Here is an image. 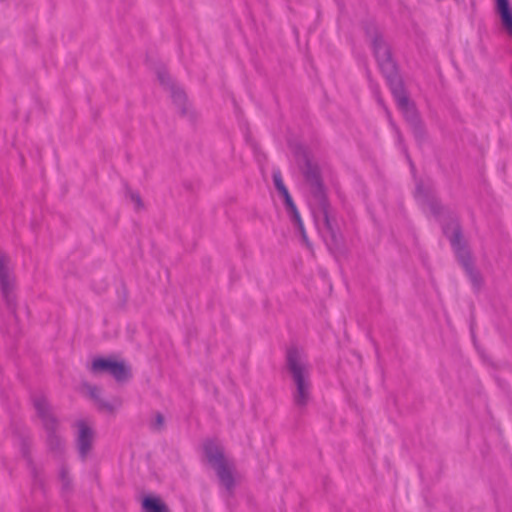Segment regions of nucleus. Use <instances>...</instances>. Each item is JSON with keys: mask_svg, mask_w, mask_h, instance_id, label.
<instances>
[{"mask_svg": "<svg viewBox=\"0 0 512 512\" xmlns=\"http://www.w3.org/2000/svg\"><path fill=\"white\" fill-rule=\"evenodd\" d=\"M367 33L371 37L372 48L379 68L387 79L399 110L410 124L416 125L418 122L416 109L406 95L403 82L397 73L396 65L392 60L389 47L376 29L373 30V33L368 29Z\"/></svg>", "mask_w": 512, "mask_h": 512, "instance_id": "obj_1", "label": "nucleus"}, {"mask_svg": "<svg viewBox=\"0 0 512 512\" xmlns=\"http://www.w3.org/2000/svg\"><path fill=\"white\" fill-rule=\"evenodd\" d=\"M203 454L207 464L215 471L221 487L231 495L238 480L233 459L225 454L224 447L216 440L209 439L203 443Z\"/></svg>", "mask_w": 512, "mask_h": 512, "instance_id": "obj_2", "label": "nucleus"}, {"mask_svg": "<svg viewBox=\"0 0 512 512\" xmlns=\"http://www.w3.org/2000/svg\"><path fill=\"white\" fill-rule=\"evenodd\" d=\"M287 369L292 377L295 389L293 401L299 408H304L310 401V368L305 354L297 348H290L286 355Z\"/></svg>", "mask_w": 512, "mask_h": 512, "instance_id": "obj_3", "label": "nucleus"}, {"mask_svg": "<svg viewBox=\"0 0 512 512\" xmlns=\"http://www.w3.org/2000/svg\"><path fill=\"white\" fill-rule=\"evenodd\" d=\"M33 404L47 434V444L52 451H61L63 440L58 434V421L51 412L50 406L43 395L33 397Z\"/></svg>", "mask_w": 512, "mask_h": 512, "instance_id": "obj_4", "label": "nucleus"}, {"mask_svg": "<svg viewBox=\"0 0 512 512\" xmlns=\"http://www.w3.org/2000/svg\"><path fill=\"white\" fill-rule=\"evenodd\" d=\"M444 234L449 238L455 254L465 269L470 280L475 286L479 285V275L473 269L470 253L468 249L461 243V231L457 222H451L443 227Z\"/></svg>", "mask_w": 512, "mask_h": 512, "instance_id": "obj_5", "label": "nucleus"}, {"mask_svg": "<svg viewBox=\"0 0 512 512\" xmlns=\"http://www.w3.org/2000/svg\"><path fill=\"white\" fill-rule=\"evenodd\" d=\"M91 372L94 374L107 373L117 382H124L131 376L130 368L124 362L111 358H95L91 364Z\"/></svg>", "mask_w": 512, "mask_h": 512, "instance_id": "obj_6", "label": "nucleus"}, {"mask_svg": "<svg viewBox=\"0 0 512 512\" xmlns=\"http://www.w3.org/2000/svg\"><path fill=\"white\" fill-rule=\"evenodd\" d=\"M272 178H273V183H274L275 188L284 198V201H285L288 213L290 214L291 220L297 226L303 239L306 240V234H305L303 222L300 218V215L297 211L296 206L293 203V200L288 192V189L286 188V186L283 182L281 172L279 170H273Z\"/></svg>", "mask_w": 512, "mask_h": 512, "instance_id": "obj_7", "label": "nucleus"}, {"mask_svg": "<svg viewBox=\"0 0 512 512\" xmlns=\"http://www.w3.org/2000/svg\"><path fill=\"white\" fill-rule=\"evenodd\" d=\"M14 276L9 268V259L0 252V289L10 309L14 303ZM15 313V311H13Z\"/></svg>", "mask_w": 512, "mask_h": 512, "instance_id": "obj_8", "label": "nucleus"}, {"mask_svg": "<svg viewBox=\"0 0 512 512\" xmlns=\"http://www.w3.org/2000/svg\"><path fill=\"white\" fill-rule=\"evenodd\" d=\"M76 426L78 429L76 437L77 449L80 457L84 460L92 447L94 431L83 420L78 421Z\"/></svg>", "mask_w": 512, "mask_h": 512, "instance_id": "obj_9", "label": "nucleus"}, {"mask_svg": "<svg viewBox=\"0 0 512 512\" xmlns=\"http://www.w3.org/2000/svg\"><path fill=\"white\" fill-rule=\"evenodd\" d=\"M495 12L500 18L503 29L512 38V7L509 0H495Z\"/></svg>", "mask_w": 512, "mask_h": 512, "instance_id": "obj_10", "label": "nucleus"}, {"mask_svg": "<svg viewBox=\"0 0 512 512\" xmlns=\"http://www.w3.org/2000/svg\"><path fill=\"white\" fill-rule=\"evenodd\" d=\"M305 178L311 185L313 193L320 199L324 196V190L321 183L320 172L317 166L307 163L305 169Z\"/></svg>", "mask_w": 512, "mask_h": 512, "instance_id": "obj_11", "label": "nucleus"}, {"mask_svg": "<svg viewBox=\"0 0 512 512\" xmlns=\"http://www.w3.org/2000/svg\"><path fill=\"white\" fill-rule=\"evenodd\" d=\"M415 197L422 206H427L434 215L440 213V205L430 196L429 192L425 190L422 183L416 184Z\"/></svg>", "mask_w": 512, "mask_h": 512, "instance_id": "obj_12", "label": "nucleus"}, {"mask_svg": "<svg viewBox=\"0 0 512 512\" xmlns=\"http://www.w3.org/2000/svg\"><path fill=\"white\" fill-rule=\"evenodd\" d=\"M144 512H167L168 508L159 497L148 496L142 502Z\"/></svg>", "mask_w": 512, "mask_h": 512, "instance_id": "obj_13", "label": "nucleus"}, {"mask_svg": "<svg viewBox=\"0 0 512 512\" xmlns=\"http://www.w3.org/2000/svg\"><path fill=\"white\" fill-rule=\"evenodd\" d=\"M89 394L97 402L101 409L113 411L116 407L120 406V402L118 400L116 401L115 405L100 400V390L95 386L89 388Z\"/></svg>", "mask_w": 512, "mask_h": 512, "instance_id": "obj_14", "label": "nucleus"}, {"mask_svg": "<svg viewBox=\"0 0 512 512\" xmlns=\"http://www.w3.org/2000/svg\"><path fill=\"white\" fill-rule=\"evenodd\" d=\"M171 96H172L175 104H177L179 106V108H181L182 111L184 112L185 111L184 104L186 101V96H185V93L183 92V90L178 87L172 86L171 87Z\"/></svg>", "mask_w": 512, "mask_h": 512, "instance_id": "obj_15", "label": "nucleus"}, {"mask_svg": "<svg viewBox=\"0 0 512 512\" xmlns=\"http://www.w3.org/2000/svg\"><path fill=\"white\" fill-rule=\"evenodd\" d=\"M59 479L62 485V491L65 493L69 492L71 489V479L68 469L64 465L59 470Z\"/></svg>", "mask_w": 512, "mask_h": 512, "instance_id": "obj_16", "label": "nucleus"}, {"mask_svg": "<svg viewBox=\"0 0 512 512\" xmlns=\"http://www.w3.org/2000/svg\"><path fill=\"white\" fill-rule=\"evenodd\" d=\"M128 196L134 205V209L140 210L141 208H143V203H142L141 197L138 193L129 191Z\"/></svg>", "mask_w": 512, "mask_h": 512, "instance_id": "obj_17", "label": "nucleus"}, {"mask_svg": "<svg viewBox=\"0 0 512 512\" xmlns=\"http://www.w3.org/2000/svg\"><path fill=\"white\" fill-rule=\"evenodd\" d=\"M163 425H164V417L160 413H157L155 416V419L151 423V427L153 429L159 430L163 427Z\"/></svg>", "mask_w": 512, "mask_h": 512, "instance_id": "obj_18", "label": "nucleus"}, {"mask_svg": "<svg viewBox=\"0 0 512 512\" xmlns=\"http://www.w3.org/2000/svg\"><path fill=\"white\" fill-rule=\"evenodd\" d=\"M158 78L160 80V82L163 84V85H168L169 84V78L168 76H166L164 73H159L158 74Z\"/></svg>", "mask_w": 512, "mask_h": 512, "instance_id": "obj_19", "label": "nucleus"}, {"mask_svg": "<svg viewBox=\"0 0 512 512\" xmlns=\"http://www.w3.org/2000/svg\"><path fill=\"white\" fill-rule=\"evenodd\" d=\"M325 225L326 227L331 230V225H330V221H329V218H328V215L327 213L325 212Z\"/></svg>", "mask_w": 512, "mask_h": 512, "instance_id": "obj_20", "label": "nucleus"}]
</instances>
